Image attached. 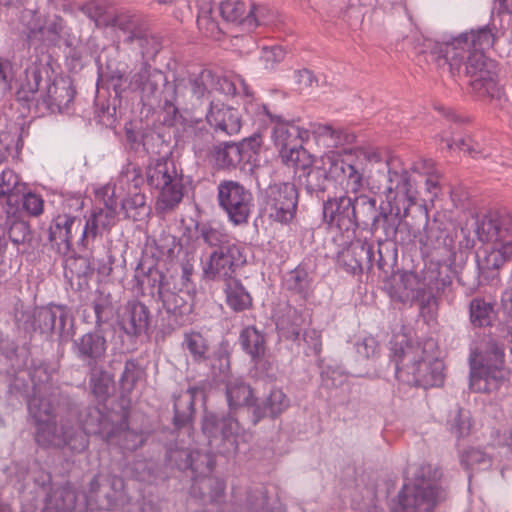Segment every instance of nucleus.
Returning <instances> with one entry per match:
<instances>
[{
	"mask_svg": "<svg viewBox=\"0 0 512 512\" xmlns=\"http://www.w3.org/2000/svg\"><path fill=\"white\" fill-rule=\"evenodd\" d=\"M28 411L35 424V440L44 448H69L80 453L88 447V436L99 435L109 445H117L123 450L133 451L143 444V435L127 428V420L118 415L104 414L99 408L91 407L81 419V425L73 427L69 422L61 423L57 430L53 403L34 393L28 402Z\"/></svg>",
	"mask_w": 512,
	"mask_h": 512,
	"instance_id": "f257e3e1",
	"label": "nucleus"
},
{
	"mask_svg": "<svg viewBox=\"0 0 512 512\" xmlns=\"http://www.w3.org/2000/svg\"><path fill=\"white\" fill-rule=\"evenodd\" d=\"M202 433L210 450L188 452L185 449H171L168 452V461L180 470L192 471L191 494L194 497L204 498L207 495L210 502H217L224 493L225 484L220 478L210 476L215 465L213 454H235L251 435L242 430L234 418L219 417L212 412L204 414Z\"/></svg>",
	"mask_w": 512,
	"mask_h": 512,
	"instance_id": "f03ea898",
	"label": "nucleus"
},
{
	"mask_svg": "<svg viewBox=\"0 0 512 512\" xmlns=\"http://www.w3.org/2000/svg\"><path fill=\"white\" fill-rule=\"evenodd\" d=\"M496 34L494 26L472 29L437 43L431 54L448 65L452 76L467 77L471 91L478 98L500 100L503 92L498 84L497 64L484 54L493 47Z\"/></svg>",
	"mask_w": 512,
	"mask_h": 512,
	"instance_id": "7ed1b4c3",
	"label": "nucleus"
},
{
	"mask_svg": "<svg viewBox=\"0 0 512 512\" xmlns=\"http://www.w3.org/2000/svg\"><path fill=\"white\" fill-rule=\"evenodd\" d=\"M23 79L16 82V94L19 100L36 101L52 112L67 109L74 100L75 90L71 82L63 77L51 79L48 64L35 59L25 69ZM0 84L10 91L13 85V70L9 60L0 57Z\"/></svg>",
	"mask_w": 512,
	"mask_h": 512,
	"instance_id": "20e7f679",
	"label": "nucleus"
},
{
	"mask_svg": "<svg viewBox=\"0 0 512 512\" xmlns=\"http://www.w3.org/2000/svg\"><path fill=\"white\" fill-rule=\"evenodd\" d=\"M390 344L399 381L424 388L443 383L444 363L439 358L434 339L413 342L406 335H396Z\"/></svg>",
	"mask_w": 512,
	"mask_h": 512,
	"instance_id": "39448f33",
	"label": "nucleus"
},
{
	"mask_svg": "<svg viewBox=\"0 0 512 512\" xmlns=\"http://www.w3.org/2000/svg\"><path fill=\"white\" fill-rule=\"evenodd\" d=\"M289 166L294 168L299 183L304 185L308 192L324 191L326 182L333 181L345 193H358L364 187V175L359 165L352 160L350 151H329L320 159V165L313 164L309 154V162L295 160Z\"/></svg>",
	"mask_w": 512,
	"mask_h": 512,
	"instance_id": "423d86ee",
	"label": "nucleus"
},
{
	"mask_svg": "<svg viewBox=\"0 0 512 512\" xmlns=\"http://www.w3.org/2000/svg\"><path fill=\"white\" fill-rule=\"evenodd\" d=\"M399 162L396 158H386L388 167V185L385 190V198L390 208V213L396 217H406L410 208L416 203L419 194V186L424 183L425 191L433 199L439 192V177L430 173L432 163L420 161L411 169L400 171L396 169Z\"/></svg>",
	"mask_w": 512,
	"mask_h": 512,
	"instance_id": "0eeeda50",
	"label": "nucleus"
},
{
	"mask_svg": "<svg viewBox=\"0 0 512 512\" xmlns=\"http://www.w3.org/2000/svg\"><path fill=\"white\" fill-rule=\"evenodd\" d=\"M81 10L97 27L113 29L119 40L136 42L143 56H152L158 52L157 39L144 33L139 27L138 19L128 12L116 13L103 0H92L83 5Z\"/></svg>",
	"mask_w": 512,
	"mask_h": 512,
	"instance_id": "6e6552de",
	"label": "nucleus"
},
{
	"mask_svg": "<svg viewBox=\"0 0 512 512\" xmlns=\"http://www.w3.org/2000/svg\"><path fill=\"white\" fill-rule=\"evenodd\" d=\"M476 234L485 244L478 264L483 270H497L512 259V225L509 217L498 214L485 215L479 222Z\"/></svg>",
	"mask_w": 512,
	"mask_h": 512,
	"instance_id": "1a4fd4ad",
	"label": "nucleus"
},
{
	"mask_svg": "<svg viewBox=\"0 0 512 512\" xmlns=\"http://www.w3.org/2000/svg\"><path fill=\"white\" fill-rule=\"evenodd\" d=\"M412 479L403 485L393 505L394 512H430L440 499L441 491L434 483L438 471L429 464L412 466Z\"/></svg>",
	"mask_w": 512,
	"mask_h": 512,
	"instance_id": "9d476101",
	"label": "nucleus"
},
{
	"mask_svg": "<svg viewBox=\"0 0 512 512\" xmlns=\"http://www.w3.org/2000/svg\"><path fill=\"white\" fill-rule=\"evenodd\" d=\"M504 361V347L495 340L490 339L480 350L471 348L470 388L478 393L498 390L504 380Z\"/></svg>",
	"mask_w": 512,
	"mask_h": 512,
	"instance_id": "9b49d317",
	"label": "nucleus"
},
{
	"mask_svg": "<svg viewBox=\"0 0 512 512\" xmlns=\"http://www.w3.org/2000/svg\"><path fill=\"white\" fill-rule=\"evenodd\" d=\"M149 185L158 190L156 209L160 212L173 210L184 195L182 174L171 159L159 158L147 169Z\"/></svg>",
	"mask_w": 512,
	"mask_h": 512,
	"instance_id": "f8f14e48",
	"label": "nucleus"
},
{
	"mask_svg": "<svg viewBox=\"0 0 512 512\" xmlns=\"http://www.w3.org/2000/svg\"><path fill=\"white\" fill-rule=\"evenodd\" d=\"M434 270H428L423 280L411 271L395 272L387 283V292L395 302L412 303L424 298L426 292L432 295L434 291L443 289L450 284L449 278L438 279Z\"/></svg>",
	"mask_w": 512,
	"mask_h": 512,
	"instance_id": "ddd939ff",
	"label": "nucleus"
},
{
	"mask_svg": "<svg viewBox=\"0 0 512 512\" xmlns=\"http://www.w3.org/2000/svg\"><path fill=\"white\" fill-rule=\"evenodd\" d=\"M95 197L102 206H94L85 216L86 223L78 242L83 248L88 247L90 239L94 240L103 232L109 231L118 221L116 189L112 188L111 183L97 188Z\"/></svg>",
	"mask_w": 512,
	"mask_h": 512,
	"instance_id": "4468645a",
	"label": "nucleus"
},
{
	"mask_svg": "<svg viewBox=\"0 0 512 512\" xmlns=\"http://www.w3.org/2000/svg\"><path fill=\"white\" fill-rule=\"evenodd\" d=\"M273 125L272 140L282 162L287 166L295 160L307 164L309 153L302 144L309 139L310 130L300 127L294 121H287L282 116H279Z\"/></svg>",
	"mask_w": 512,
	"mask_h": 512,
	"instance_id": "2eb2a0df",
	"label": "nucleus"
},
{
	"mask_svg": "<svg viewBox=\"0 0 512 512\" xmlns=\"http://www.w3.org/2000/svg\"><path fill=\"white\" fill-rule=\"evenodd\" d=\"M217 199L231 223L234 225L247 223L254 206L250 190L237 181H221L217 187Z\"/></svg>",
	"mask_w": 512,
	"mask_h": 512,
	"instance_id": "dca6fc26",
	"label": "nucleus"
},
{
	"mask_svg": "<svg viewBox=\"0 0 512 512\" xmlns=\"http://www.w3.org/2000/svg\"><path fill=\"white\" fill-rule=\"evenodd\" d=\"M297 204L298 192L292 183L272 184L265 190L263 211L276 222L289 223L295 216Z\"/></svg>",
	"mask_w": 512,
	"mask_h": 512,
	"instance_id": "f3484780",
	"label": "nucleus"
},
{
	"mask_svg": "<svg viewBox=\"0 0 512 512\" xmlns=\"http://www.w3.org/2000/svg\"><path fill=\"white\" fill-rule=\"evenodd\" d=\"M246 263L244 247L241 244H228L211 253L209 260L203 265L204 277L208 280L234 279L235 270Z\"/></svg>",
	"mask_w": 512,
	"mask_h": 512,
	"instance_id": "a211bd4d",
	"label": "nucleus"
},
{
	"mask_svg": "<svg viewBox=\"0 0 512 512\" xmlns=\"http://www.w3.org/2000/svg\"><path fill=\"white\" fill-rule=\"evenodd\" d=\"M142 177L136 166L129 164L122 169L111 185L116 189V200L121 198V210L125 217H134L132 211L145 206V195L140 192Z\"/></svg>",
	"mask_w": 512,
	"mask_h": 512,
	"instance_id": "6ab92c4d",
	"label": "nucleus"
},
{
	"mask_svg": "<svg viewBox=\"0 0 512 512\" xmlns=\"http://www.w3.org/2000/svg\"><path fill=\"white\" fill-rule=\"evenodd\" d=\"M323 216L330 228L349 231L355 226V207L350 197L344 195L324 203Z\"/></svg>",
	"mask_w": 512,
	"mask_h": 512,
	"instance_id": "aec40b11",
	"label": "nucleus"
},
{
	"mask_svg": "<svg viewBox=\"0 0 512 512\" xmlns=\"http://www.w3.org/2000/svg\"><path fill=\"white\" fill-rule=\"evenodd\" d=\"M149 310L138 301H129L118 313L120 329L130 337L145 334L149 327Z\"/></svg>",
	"mask_w": 512,
	"mask_h": 512,
	"instance_id": "412c9836",
	"label": "nucleus"
},
{
	"mask_svg": "<svg viewBox=\"0 0 512 512\" xmlns=\"http://www.w3.org/2000/svg\"><path fill=\"white\" fill-rule=\"evenodd\" d=\"M23 19H30L31 22L27 25V38L31 44L50 46L55 45L62 30V20L55 17L42 25L39 19L32 11H27L23 15Z\"/></svg>",
	"mask_w": 512,
	"mask_h": 512,
	"instance_id": "4be33fe9",
	"label": "nucleus"
},
{
	"mask_svg": "<svg viewBox=\"0 0 512 512\" xmlns=\"http://www.w3.org/2000/svg\"><path fill=\"white\" fill-rule=\"evenodd\" d=\"M207 122L216 131L232 136L240 132L242 122L237 109L212 102L206 115Z\"/></svg>",
	"mask_w": 512,
	"mask_h": 512,
	"instance_id": "5701e85b",
	"label": "nucleus"
},
{
	"mask_svg": "<svg viewBox=\"0 0 512 512\" xmlns=\"http://www.w3.org/2000/svg\"><path fill=\"white\" fill-rule=\"evenodd\" d=\"M35 325L41 333L57 331L63 334L68 320L71 319L69 309L64 305L50 304L35 310Z\"/></svg>",
	"mask_w": 512,
	"mask_h": 512,
	"instance_id": "b1692460",
	"label": "nucleus"
},
{
	"mask_svg": "<svg viewBox=\"0 0 512 512\" xmlns=\"http://www.w3.org/2000/svg\"><path fill=\"white\" fill-rule=\"evenodd\" d=\"M259 8H256L250 0H222L220 13L229 22L239 23L252 28L257 25Z\"/></svg>",
	"mask_w": 512,
	"mask_h": 512,
	"instance_id": "393cba45",
	"label": "nucleus"
},
{
	"mask_svg": "<svg viewBox=\"0 0 512 512\" xmlns=\"http://www.w3.org/2000/svg\"><path fill=\"white\" fill-rule=\"evenodd\" d=\"M166 81L165 75L157 69L143 65L129 80V88L140 92L143 99H149L155 95L160 84Z\"/></svg>",
	"mask_w": 512,
	"mask_h": 512,
	"instance_id": "a878e982",
	"label": "nucleus"
},
{
	"mask_svg": "<svg viewBox=\"0 0 512 512\" xmlns=\"http://www.w3.org/2000/svg\"><path fill=\"white\" fill-rule=\"evenodd\" d=\"M441 141L445 143L448 150H461L468 152L472 157H494L495 163L500 166H510L504 161V156L494 155L492 151L484 147L470 136L443 135Z\"/></svg>",
	"mask_w": 512,
	"mask_h": 512,
	"instance_id": "bb28decb",
	"label": "nucleus"
},
{
	"mask_svg": "<svg viewBox=\"0 0 512 512\" xmlns=\"http://www.w3.org/2000/svg\"><path fill=\"white\" fill-rule=\"evenodd\" d=\"M81 227V220L69 214H59L49 227V239L57 245L63 244L70 250L72 239Z\"/></svg>",
	"mask_w": 512,
	"mask_h": 512,
	"instance_id": "cd10ccee",
	"label": "nucleus"
},
{
	"mask_svg": "<svg viewBox=\"0 0 512 512\" xmlns=\"http://www.w3.org/2000/svg\"><path fill=\"white\" fill-rule=\"evenodd\" d=\"M226 398L230 410L241 407H252L254 409L255 399L252 390L240 377H228L226 381Z\"/></svg>",
	"mask_w": 512,
	"mask_h": 512,
	"instance_id": "c85d7f7f",
	"label": "nucleus"
},
{
	"mask_svg": "<svg viewBox=\"0 0 512 512\" xmlns=\"http://www.w3.org/2000/svg\"><path fill=\"white\" fill-rule=\"evenodd\" d=\"M74 347L76 354L83 360L97 361L106 353V340L97 332L86 333L75 340Z\"/></svg>",
	"mask_w": 512,
	"mask_h": 512,
	"instance_id": "c756f323",
	"label": "nucleus"
},
{
	"mask_svg": "<svg viewBox=\"0 0 512 512\" xmlns=\"http://www.w3.org/2000/svg\"><path fill=\"white\" fill-rule=\"evenodd\" d=\"M284 285L289 291L307 299L313 291L312 272L300 264L285 275Z\"/></svg>",
	"mask_w": 512,
	"mask_h": 512,
	"instance_id": "7c9ffc66",
	"label": "nucleus"
},
{
	"mask_svg": "<svg viewBox=\"0 0 512 512\" xmlns=\"http://www.w3.org/2000/svg\"><path fill=\"white\" fill-rule=\"evenodd\" d=\"M77 497L69 487L56 489L46 498L42 512H78Z\"/></svg>",
	"mask_w": 512,
	"mask_h": 512,
	"instance_id": "2f4dec72",
	"label": "nucleus"
},
{
	"mask_svg": "<svg viewBox=\"0 0 512 512\" xmlns=\"http://www.w3.org/2000/svg\"><path fill=\"white\" fill-rule=\"evenodd\" d=\"M239 343L245 353H247L255 363H258L264 357L266 352L265 336L254 326H247L241 331Z\"/></svg>",
	"mask_w": 512,
	"mask_h": 512,
	"instance_id": "473e14b6",
	"label": "nucleus"
},
{
	"mask_svg": "<svg viewBox=\"0 0 512 512\" xmlns=\"http://www.w3.org/2000/svg\"><path fill=\"white\" fill-rule=\"evenodd\" d=\"M224 293L226 304L234 312H242L252 306V296L238 279H228Z\"/></svg>",
	"mask_w": 512,
	"mask_h": 512,
	"instance_id": "72a5a7b5",
	"label": "nucleus"
},
{
	"mask_svg": "<svg viewBox=\"0 0 512 512\" xmlns=\"http://www.w3.org/2000/svg\"><path fill=\"white\" fill-rule=\"evenodd\" d=\"M290 401L281 389H272L264 401V406L255 405L252 422L254 424L265 415L276 417L289 407Z\"/></svg>",
	"mask_w": 512,
	"mask_h": 512,
	"instance_id": "f704fd0d",
	"label": "nucleus"
},
{
	"mask_svg": "<svg viewBox=\"0 0 512 512\" xmlns=\"http://www.w3.org/2000/svg\"><path fill=\"white\" fill-rule=\"evenodd\" d=\"M310 133L326 141L328 146H343L354 142L355 136L344 129H335L329 124L312 123Z\"/></svg>",
	"mask_w": 512,
	"mask_h": 512,
	"instance_id": "c9c22d12",
	"label": "nucleus"
},
{
	"mask_svg": "<svg viewBox=\"0 0 512 512\" xmlns=\"http://www.w3.org/2000/svg\"><path fill=\"white\" fill-rule=\"evenodd\" d=\"M158 295L163 308L167 313L174 315L177 320H182L184 316L190 314L191 305L182 296L169 290L163 284H160L158 288Z\"/></svg>",
	"mask_w": 512,
	"mask_h": 512,
	"instance_id": "e433bc0d",
	"label": "nucleus"
},
{
	"mask_svg": "<svg viewBox=\"0 0 512 512\" xmlns=\"http://www.w3.org/2000/svg\"><path fill=\"white\" fill-rule=\"evenodd\" d=\"M198 394H201V390L198 387H190L175 400L174 424L177 428L184 427L191 420L194 411V399Z\"/></svg>",
	"mask_w": 512,
	"mask_h": 512,
	"instance_id": "4c0bfd02",
	"label": "nucleus"
},
{
	"mask_svg": "<svg viewBox=\"0 0 512 512\" xmlns=\"http://www.w3.org/2000/svg\"><path fill=\"white\" fill-rule=\"evenodd\" d=\"M492 461L490 451L473 447L465 450L460 456L461 465L469 473V480H471L472 473L489 469Z\"/></svg>",
	"mask_w": 512,
	"mask_h": 512,
	"instance_id": "58836bf2",
	"label": "nucleus"
},
{
	"mask_svg": "<svg viewBox=\"0 0 512 512\" xmlns=\"http://www.w3.org/2000/svg\"><path fill=\"white\" fill-rule=\"evenodd\" d=\"M182 349L188 352L194 362L200 363L208 358L209 345L200 332H186L183 336Z\"/></svg>",
	"mask_w": 512,
	"mask_h": 512,
	"instance_id": "ea45409f",
	"label": "nucleus"
},
{
	"mask_svg": "<svg viewBox=\"0 0 512 512\" xmlns=\"http://www.w3.org/2000/svg\"><path fill=\"white\" fill-rule=\"evenodd\" d=\"M212 157L217 167L230 169L242 160L241 148L235 143H223L213 149Z\"/></svg>",
	"mask_w": 512,
	"mask_h": 512,
	"instance_id": "a19ab883",
	"label": "nucleus"
},
{
	"mask_svg": "<svg viewBox=\"0 0 512 512\" xmlns=\"http://www.w3.org/2000/svg\"><path fill=\"white\" fill-rule=\"evenodd\" d=\"M469 311L470 321L474 326L486 327L491 325L494 313L492 303L481 298H475L470 303Z\"/></svg>",
	"mask_w": 512,
	"mask_h": 512,
	"instance_id": "79ce46f5",
	"label": "nucleus"
},
{
	"mask_svg": "<svg viewBox=\"0 0 512 512\" xmlns=\"http://www.w3.org/2000/svg\"><path fill=\"white\" fill-rule=\"evenodd\" d=\"M245 97L244 109L247 114L254 118L255 121H259L263 125H267L269 123L273 124V122L280 116L274 114L267 105L254 99L250 93Z\"/></svg>",
	"mask_w": 512,
	"mask_h": 512,
	"instance_id": "37998d69",
	"label": "nucleus"
},
{
	"mask_svg": "<svg viewBox=\"0 0 512 512\" xmlns=\"http://www.w3.org/2000/svg\"><path fill=\"white\" fill-rule=\"evenodd\" d=\"M217 78L218 76L211 70H202L199 75H197L191 81L193 94L200 98L203 97L206 93L216 91Z\"/></svg>",
	"mask_w": 512,
	"mask_h": 512,
	"instance_id": "c03bdc74",
	"label": "nucleus"
},
{
	"mask_svg": "<svg viewBox=\"0 0 512 512\" xmlns=\"http://www.w3.org/2000/svg\"><path fill=\"white\" fill-rule=\"evenodd\" d=\"M216 91L225 95H249L248 85L245 83L244 79L238 75L231 78L218 76Z\"/></svg>",
	"mask_w": 512,
	"mask_h": 512,
	"instance_id": "a18cd8bd",
	"label": "nucleus"
},
{
	"mask_svg": "<svg viewBox=\"0 0 512 512\" xmlns=\"http://www.w3.org/2000/svg\"><path fill=\"white\" fill-rule=\"evenodd\" d=\"M44 212V200L40 194L35 192H26L21 198L20 215L29 217H38Z\"/></svg>",
	"mask_w": 512,
	"mask_h": 512,
	"instance_id": "49530a36",
	"label": "nucleus"
},
{
	"mask_svg": "<svg viewBox=\"0 0 512 512\" xmlns=\"http://www.w3.org/2000/svg\"><path fill=\"white\" fill-rule=\"evenodd\" d=\"M112 382V377L108 372L98 369L92 371L90 385L96 397H106L110 392Z\"/></svg>",
	"mask_w": 512,
	"mask_h": 512,
	"instance_id": "de8ad7c7",
	"label": "nucleus"
},
{
	"mask_svg": "<svg viewBox=\"0 0 512 512\" xmlns=\"http://www.w3.org/2000/svg\"><path fill=\"white\" fill-rule=\"evenodd\" d=\"M8 231L9 239L15 245L24 244L31 238V230L28 222L23 218L10 220Z\"/></svg>",
	"mask_w": 512,
	"mask_h": 512,
	"instance_id": "09e8293b",
	"label": "nucleus"
},
{
	"mask_svg": "<svg viewBox=\"0 0 512 512\" xmlns=\"http://www.w3.org/2000/svg\"><path fill=\"white\" fill-rule=\"evenodd\" d=\"M200 236L211 247L222 246L229 242V235L221 227L202 225Z\"/></svg>",
	"mask_w": 512,
	"mask_h": 512,
	"instance_id": "8fccbe9b",
	"label": "nucleus"
},
{
	"mask_svg": "<svg viewBox=\"0 0 512 512\" xmlns=\"http://www.w3.org/2000/svg\"><path fill=\"white\" fill-rule=\"evenodd\" d=\"M471 430V417L468 412L458 410L450 419V431L456 438L461 439L469 435Z\"/></svg>",
	"mask_w": 512,
	"mask_h": 512,
	"instance_id": "3c124183",
	"label": "nucleus"
},
{
	"mask_svg": "<svg viewBox=\"0 0 512 512\" xmlns=\"http://www.w3.org/2000/svg\"><path fill=\"white\" fill-rule=\"evenodd\" d=\"M18 175L11 169H4L0 175V197L19 191Z\"/></svg>",
	"mask_w": 512,
	"mask_h": 512,
	"instance_id": "603ef678",
	"label": "nucleus"
},
{
	"mask_svg": "<svg viewBox=\"0 0 512 512\" xmlns=\"http://www.w3.org/2000/svg\"><path fill=\"white\" fill-rule=\"evenodd\" d=\"M176 98L177 93L175 84L165 81L164 89L162 91V108L170 116H175L178 112V109L175 105Z\"/></svg>",
	"mask_w": 512,
	"mask_h": 512,
	"instance_id": "864d4df0",
	"label": "nucleus"
},
{
	"mask_svg": "<svg viewBox=\"0 0 512 512\" xmlns=\"http://www.w3.org/2000/svg\"><path fill=\"white\" fill-rule=\"evenodd\" d=\"M285 56V51L280 46L263 47L261 58L265 67L272 69L277 63L282 61Z\"/></svg>",
	"mask_w": 512,
	"mask_h": 512,
	"instance_id": "5fc2aeb1",
	"label": "nucleus"
},
{
	"mask_svg": "<svg viewBox=\"0 0 512 512\" xmlns=\"http://www.w3.org/2000/svg\"><path fill=\"white\" fill-rule=\"evenodd\" d=\"M378 342L372 336H367L356 343V352L363 358H370L378 351Z\"/></svg>",
	"mask_w": 512,
	"mask_h": 512,
	"instance_id": "6e6d98bb",
	"label": "nucleus"
},
{
	"mask_svg": "<svg viewBox=\"0 0 512 512\" xmlns=\"http://www.w3.org/2000/svg\"><path fill=\"white\" fill-rule=\"evenodd\" d=\"M140 374L136 364L132 361H127L121 377V385L125 390H131Z\"/></svg>",
	"mask_w": 512,
	"mask_h": 512,
	"instance_id": "4d7b16f0",
	"label": "nucleus"
},
{
	"mask_svg": "<svg viewBox=\"0 0 512 512\" xmlns=\"http://www.w3.org/2000/svg\"><path fill=\"white\" fill-rule=\"evenodd\" d=\"M321 379L324 386L331 388L341 385L345 376L337 369L327 368L321 372Z\"/></svg>",
	"mask_w": 512,
	"mask_h": 512,
	"instance_id": "13d9d810",
	"label": "nucleus"
},
{
	"mask_svg": "<svg viewBox=\"0 0 512 512\" xmlns=\"http://www.w3.org/2000/svg\"><path fill=\"white\" fill-rule=\"evenodd\" d=\"M294 77L300 91H304L314 85H317V79L308 69L296 71Z\"/></svg>",
	"mask_w": 512,
	"mask_h": 512,
	"instance_id": "bf43d9fd",
	"label": "nucleus"
},
{
	"mask_svg": "<svg viewBox=\"0 0 512 512\" xmlns=\"http://www.w3.org/2000/svg\"><path fill=\"white\" fill-rule=\"evenodd\" d=\"M276 327L279 334L286 339L296 340L300 335V327L296 323L288 325L284 320H278Z\"/></svg>",
	"mask_w": 512,
	"mask_h": 512,
	"instance_id": "052dcab7",
	"label": "nucleus"
},
{
	"mask_svg": "<svg viewBox=\"0 0 512 512\" xmlns=\"http://www.w3.org/2000/svg\"><path fill=\"white\" fill-rule=\"evenodd\" d=\"M501 307L507 319L508 326L512 330V287L503 291L501 296Z\"/></svg>",
	"mask_w": 512,
	"mask_h": 512,
	"instance_id": "680f3d73",
	"label": "nucleus"
},
{
	"mask_svg": "<svg viewBox=\"0 0 512 512\" xmlns=\"http://www.w3.org/2000/svg\"><path fill=\"white\" fill-rule=\"evenodd\" d=\"M360 250V253L365 256L366 263L368 268L370 269L373 266L374 261V247L371 243L367 241H357V243L353 244V250Z\"/></svg>",
	"mask_w": 512,
	"mask_h": 512,
	"instance_id": "e2e57ef3",
	"label": "nucleus"
},
{
	"mask_svg": "<svg viewBox=\"0 0 512 512\" xmlns=\"http://www.w3.org/2000/svg\"><path fill=\"white\" fill-rule=\"evenodd\" d=\"M5 473L11 482L15 481L20 483L25 479L26 470L23 467H19L17 464H13L6 469Z\"/></svg>",
	"mask_w": 512,
	"mask_h": 512,
	"instance_id": "0e129e2a",
	"label": "nucleus"
},
{
	"mask_svg": "<svg viewBox=\"0 0 512 512\" xmlns=\"http://www.w3.org/2000/svg\"><path fill=\"white\" fill-rule=\"evenodd\" d=\"M313 340V349L316 354L320 353L321 351V342H320V335L315 330H309L306 331L304 334V339L306 342H308V339Z\"/></svg>",
	"mask_w": 512,
	"mask_h": 512,
	"instance_id": "69168bd1",
	"label": "nucleus"
},
{
	"mask_svg": "<svg viewBox=\"0 0 512 512\" xmlns=\"http://www.w3.org/2000/svg\"><path fill=\"white\" fill-rule=\"evenodd\" d=\"M10 155L13 160H17L20 154L18 144L13 149L6 147L5 150H0V164L7 160V155Z\"/></svg>",
	"mask_w": 512,
	"mask_h": 512,
	"instance_id": "338daca9",
	"label": "nucleus"
},
{
	"mask_svg": "<svg viewBox=\"0 0 512 512\" xmlns=\"http://www.w3.org/2000/svg\"><path fill=\"white\" fill-rule=\"evenodd\" d=\"M365 157L371 163H379L384 160L382 152L377 149L367 151Z\"/></svg>",
	"mask_w": 512,
	"mask_h": 512,
	"instance_id": "774afa93",
	"label": "nucleus"
}]
</instances>
